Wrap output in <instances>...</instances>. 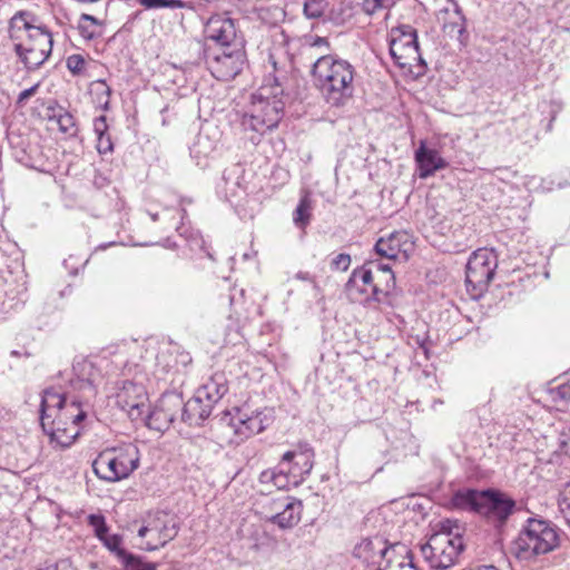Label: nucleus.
Instances as JSON below:
<instances>
[{
    "instance_id": "22",
    "label": "nucleus",
    "mask_w": 570,
    "mask_h": 570,
    "mask_svg": "<svg viewBox=\"0 0 570 570\" xmlns=\"http://www.w3.org/2000/svg\"><path fill=\"white\" fill-rule=\"evenodd\" d=\"M72 394V390L60 393L53 387L43 391L40 404V423L45 432L46 429H49L50 421L59 412L60 407L69 401Z\"/></svg>"
},
{
    "instance_id": "38",
    "label": "nucleus",
    "mask_w": 570,
    "mask_h": 570,
    "mask_svg": "<svg viewBox=\"0 0 570 570\" xmlns=\"http://www.w3.org/2000/svg\"><path fill=\"white\" fill-rule=\"evenodd\" d=\"M37 17L30 11H18L10 19V30H24V24H36Z\"/></svg>"
},
{
    "instance_id": "23",
    "label": "nucleus",
    "mask_w": 570,
    "mask_h": 570,
    "mask_svg": "<svg viewBox=\"0 0 570 570\" xmlns=\"http://www.w3.org/2000/svg\"><path fill=\"white\" fill-rule=\"evenodd\" d=\"M213 409L212 404L196 393L186 403L183 401V407L179 412L180 420L189 426H202L210 416Z\"/></svg>"
},
{
    "instance_id": "28",
    "label": "nucleus",
    "mask_w": 570,
    "mask_h": 570,
    "mask_svg": "<svg viewBox=\"0 0 570 570\" xmlns=\"http://www.w3.org/2000/svg\"><path fill=\"white\" fill-rule=\"evenodd\" d=\"M47 110L49 120H55L62 134L68 135L69 137H75L77 135L78 127L76 119L68 110L61 106L48 107Z\"/></svg>"
},
{
    "instance_id": "10",
    "label": "nucleus",
    "mask_w": 570,
    "mask_h": 570,
    "mask_svg": "<svg viewBox=\"0 0 570 570\" xmlns=\"http://www.w3.org/2000/svg\"><path fill=\"white\" fill-rule=\"evenodd\" d=\"M204 60L214 78L222 81L234 79L246 63V52L242 45L233 47H204Z\"/></svg>"
},
{
    "instance_id": "53",
    "label": "nucleus",
    "mask_w": 570,
    "mask_h": 570,
    "mask_svg": "<svg viewBox=\"0 0 570 570\" xmlns=\"http://www.w3.org/2000/svg\"><path fill=\"white\" fill-rule=\"evenodd\" d=\"M138 2L146 9L165 8L164 0H138Z\"/></svg>"
},
{
    "instance_id": "48",
    "label": "nucleus",
    "mask_w": 570,
    "mask_h": 570,
    "mask_svg": "<svg viewBox=\"0 0 570 570\" xmlns=\"http://www.w3.org/2000/svg\"><path fill=\"white\" fill-rule=\"evenodd\" d=\"M88 261L80 262L75 256H69V258L63 261L65 268L69 272L70 275H77L80 267H83Z\"/></svg>"
},
{
    "instance_id": "64",
    "label": "nucleus",
    "mask_w": 570,
    "mask_h": 570,
    "mask_svg": "<svg viewBox=\"0 0 570 570\" xmlns=\"http://www.w3.org/2000/svg\"><path fill=\"white\" fill-rule=\"evenodd\" d=\"M421 348H423V351H424V353H425V355H426V354H428V350H426V347H425V345H424V344H422V345H421Z\"/></svg>"
},
{
    "instance_id": "44",
    "label": "nucleus",
    "mask_w": 570,
    "mask_h": 570,
    "mask_svg": "<svg viewBox=\"0 0 570 570\" xmlns=\"http://www.w3.org/2000/svg\"><path fill=\"white\" fill-rule=\"evenodd\" d=\"M393 4V0H364L363 10L367 14H374L379 10L386 9Z\"/></svg>"
},
{
    "instance_id": "51",
    "label": "nucleus",
    "mask_w": 570,
    "mask_h": 570,
    "mask_svg": "<svg viewBox=\"0 0 570 570\" xmlns=\"http://www.w3.org/2000/svg\"><path fill=\"white\" fill-rule=\"evenodd\" d=\"M205 139H207L206 136H204L202 134L198 135L197 141L195 142V149H196L195 153L207 155V154H209L210 150L214 149L213 146H208V147L203 146V142Z\"/></svg>"
},
{
    "instance_id": "7",
    "label": "nucleus",
    "mask_w": 570,
    "mask_h": 570,
    "mask_svg": "<svg viewBox=\"0 0 570 570\" xmlns=\"http://www.w3.org/2000/svg\"><path fill=\"white\" fill-rule=\"evenodd\" d=\"M138 466L139 451L131 443L105 449L92 462L95 474L107 482L127 479Z\"/></svg>"
},
{
    "instance_id": "49",
    "label": "nucleus",
    "mask_w": 570,
    "mask_h": 570,
    "mask_svg": "<svg viewBox=\"0 0 570 570\" xmlns=\"http://www.w3.org/2000/svg\"><path fill=\"white\" fill-rule=\"evenodd\" d=\"M108 130L106 116H99L94 120V131L97 136L106 135Z\"/></svg>"
},
{
    "instance_id": "25",
    "label": "nucleus",
    "mask_w": 570,
    "mask_h": 570,
    "mask_svg": "<svg viewBox=\"0 0 570 570\" xmlns=\"http://www.w3.org/2000/svg\"><path fill=\"white\" fill-rule=\"evenodd\" d=\"M53 47V41H48L46 47H40L39 42L14 45V52L21 59L28 70H36L45 63L50 57Z\"/></svg>"
},
{
    "instance_id": "6",
    "label": "nucleus",
    "mask_w": 570,
    "mask_h": 570,
    "mask_svg": "<svg viewBox=\"0 0 570 570\" xmlns=\"http://www.w3.org/2000/svg\"><path fill=\"white\" fill-rule=\"evenodd\" d=\"M314 456V450L307 443H299L283 454L276 470L264 471L261 480L271 481L278 489L297 487L309 475Z\"/></svg>"
},
{
    "instance_id": "61",
    "label": "nucleus",
    "mask_w": 570,
    "mask_h": 570,
    "mask_svg": "<svg viewBox=\"0 0 570 570\" xmlns=\"http://www.w3.org/2000/svg\"><path fill=\"white\" fill-rule=\"evenodd\" d=\"M476 570H498V568L494 567V566H484V567L479 568Z\"/></svg>"
},
{
    "instance_id": "5",
    "label": "nucleus",
    "mask_w": 570,
    "mask_h": 570,
    "mask_svg": "<svg viewBox=\"0 0 570 570\" xmlns=\"http://www.w3.org/2000/svg\"><path fill=\"white\" fill-rule=\"evenodd\" d=\"M461 527L451 521L442 523L441 531L430 537L429 541L420 544L424 560L435 570H446L453 567L464 550Z\"/></svg>"
},
{
    "instance_id": "36",
    "label": "nucleus",
    "mask_w": 570,
    "mask_h": 570,
    "mask_svg": "<svg viewBox=\"0 0 570 570\" xmlns=\"http://www.w3.org/2000/svg\"><path fill=\"white\" fill-rule=\"evenodd\" d=\"M104 546L114 553L118 560H120L124 554H126L128 551L121 547L122 544V535L114 533V534H107L100 540Z\"/></svg>"
},
{
    "instance_id": "26",
    "label": "nucleus",
    "mask_w": 570,
    "mask_h": 570,
    "mask_svg": "<svg viewBox=\"0 0 570 570\" xmlns=\"http://www.w3.org/2000/svg\"><path fill=\"white\" fill-rule=\"evenodd\" d=\"M277 509L282 511L272 515L269 521L282 529H288L296 525L301 520L302 502L296 499H286V501L275 502Z\"/></svg>"
},
{
    "instance_id": "39",
    "label": "nucleus",
    "mask_w": 570,
    "mask_h": 570,
    "mask_svg": "<svg viewBox=\"0 0 570 570\" xmlns=\"http://www.w3.org/2000/svg\"><path fill=\"white\" fill-rule=\"evenodd\" d=\"M88 523L94 528L96 537L101 540L108 533V525L102 514H89Z\"/></svg>"
},
{
    "instance_id": "20",
    "label": "nucleus",
    "mask_w": 570,
    "mask_h": 570,
    "mask_svg": "<svg viewBox=\"0 0 570 570\" xmlns=\"http://www.w3.org/2000/svg\"><path fill=\"white\" fill-rule=\"evenodd\" d=\"M187 213L185 209H181L180 218L181 224L176 227V230L178 235L185 240L186 247L189 252L187 255L190 259L194 261H200L204 258H208L210 261H214L213 253L210 252L209 247L206 245V242L200 234L199 230L194 229L190 226H187L184 222Z\"/></svg>"
},
{
    "instance_id": "12",
    "label": "nucleus",
    "mask_w": 570,
    "mask_h": 570,
    "mask_svg": "<svg viewBox=\"0 0 570 570\" xmlns=\"http://www.w3.org/2000/svg\"><path fill=\"white\" fill-rule=\"evenodd\" d=\"M498 267V257L492 249L479 248L466 263L465 283L468 289L482 293L492 281Z\"/></svg>"
},
{
    "instance_id": "16",
    "label": "nucleus",
    "mask_w": 570,
    "mask_h": 570,
    "mask_svg": "<svg viewBox=\"0 0 570 570\" xmlns=\"http://www.w3.org/2000/svg\"><path fill=\"white\" fill-rule=\"evenodd\" d=\"M73 377L70 380V389L90 401L97 394V386L102 381L100 367L88 358L77 360L72 366Z\"/></svg>"
},
{
    "instance_id": "17",
    "label": "nucleus",
    "mask_w": 570,
    "mask_h": 570,
    "mask_svg": "<svg viewBox=\"0 0 570 570\" xmlns=\"http://www.w3.org/2000/svg\"><path fill=\"white\" fill-rule=\"evenodd\" d=\"M117 403L132 421L144 419L149 406L145 386L132 381H124L117 393Z\"/></svg>"
},
{
    "instance_id": "29",
    "label": "nucleus",
    "mask_w": 570,
    "mask_h": 570,
    "mask_svg": "<svg viewBox=\"0 0 570 570\" xmlns=\"http://www.w3.org/2000/svg\"><path fill=\"white\" fill-rule=\"evenodd\" d=\"M313 200L309 191H304L293 213V222L295 226L302 230L306 228L312 218Z\"/></svg>"
},
{
    "instance_id": "2",
    "label": "nucleus",
    "mask_w": 570,
    "mask_h": 570,
    "mask_svg": "<svg viewBox=\"0 0 570 570\" xmlns=\"http://www.w3.org/2000/svg\"><path fill=\"white\" fill-rule=\"evenodd\" d=\"M284 75H275V86H263L253 99L248 110L240 118V128L253 144L259 141L261 136L277 127L284 115L285 102L278 95H283Z\"/></svg>"
},
{
    "instance_id": "52",
    "label": "nucleus",
    "mask_w": 570,
    "mask_h": 570,
    "mask_svg": "<svg viewBox=\"0 0 570 570\" xmlns=\"http://www.w3.org/2000/svg\"><path fill=\"white\" fill-rule=\"evenodd\" d=\"M325 48V51L330 50V42L325 37H314L311 42V48Z\"/></svg>"
},
{
    "instance_id": "59",
    "label": "nucleus",
    "mask_w": 570,
    "mask_h": 570,
    "mask_svg": "<svg viewBox=\"0 0 570 570\" xmlns=\"http://www.w3.org/2000/svg\"><path fill=\"white\" fill-rule=\"evenodd\" d=\"M97 85L101 88V92L107 96V98L110 96V88L106 85L104 80H99Z\"/></svg>"
},
{
    "instance_id": "47",
    "label": "nucleus",
    "mask_w": 570,
    "mask_h": 570,
    "mask_svg": "<svg viewBox=\"0 0 570 570\" xmlns=\"http://www.w3.org/2000/svg\"><path fill=\"white\" fill-rule=\"evenodd\" d=\"M364 264H371L372 272L376 269L382 274L383 279L380 282L383 283V285L385 284V281L387 279L389 275H394L392 272V267L389 264H383L375 261H368L365 262Z\"/></svg>"
},
{
    "instance_id": "27",
    "label": "nucleus",
    "mask_w": 570,
    "mask_h": 570,
    "mask_svg": "<svg viewBox=\"0 0 570 570\" xmlns=\"http://www.w3.org/2000/svg\"><path fill=\"white\" fill-rule=\"evenodd\" d=\"M228 392V381L224 372L212 374L196 393L213 406Z\"/></svg>"
},
{
    "instance_id": "9",
    "label": "nucleus",
    "mask_w": 570,
    "mask_h": 570,
    "mask_svg": "<svg viewBox=\"0 0 570 570\" xmlns=\"http://www.w3.org/2000/svg\"><path fill=\"white\" fill-rule=\"evenodd\" d=\"M390 55L401 69H406L411 75L420 76L426 68L419 49L417 32L410 24L392 30Z\"/></svg>"
},
{
    "instance_id": "45",
    "label": "nucleus",
    "mask_w": 570,
    "mask_h": 570,
    "mask_svg": "<svg viewBox=\"0 0 570 570\" xmlns=\"http://www.w3.org/2000/svg\"><path fill=\"white\" fill-rule=\"evenodd\" d=\"M351 256L345 253H341L335 256L331 262V268L334 271L346 272L351 266Z\"/></svg>"
},
{
    "instance_id": "33",
    "label": "nucleus",
    "mask_w": 570,
    "mask_h": 570,
    "mask_svg": "<svg viewBox=\"0 0 570 570\" xmlns=\"http://www.w3.org/2000/svg\"><path fill=\"white\" fill-rule=\"evenodd\" d=\"M124 570H156V564L151 562H144L142 558L131 552H127L119 560Z\"/></svg>"
},
{
    "instance_id": "43",
    "label": "nucleus",
    "mask_w": 570,
    "mask_h": 570,
    "mask_svg": "<svg viewBox=\"0 0 570 570\" xmlns=\"http://www.w3.org/2000/svg\"><path fill=\"white\" fill-rule=\"evenodd\" d=\"M67 68L72 75H80L85 70L86 60L81 55H71L67 58Z\"/></svg>"
},
{
    "instance_id": "21",
    "label": "nucleus",
    "mask_w": 570,
    "mask_h": 570,
    "mask_svg": "<svg viewBox=\"0 0 570 570\" xmlns=\"http://www.w3.org/2000/svg\"><path fill=\"white\" fill-rule=\"evenodd\" d=\"M412 245L410 235L406 232H393L387 237L379 238L374 250L379 256L394 261L400 254L406 255Z\"/></svg>"
},
{
    "instance_id": "57",
    "label": "nucleus",
    "mask_w": 570,
    "mask_h": 570,
    "mask_svg": "<svg viewBox=\"0 0 570 570\" xmlns=\"http://www.w3.org/2000/svg\"><path fill=\"white\" fill-rule=\"evenodd\" d=\"M295 278L305 282H314L313 277L308 272H298L295 274Z\"/></svg>"
},
{
    "instance_id": "18",
    "label": "nucleus",
    "mask_w": 570,
    "mask_h": 570,
    "mask_svg": "<svg viewBox=\"0 0 570 570\" xmlns=\"http://www.w3.org/2000/svg\"><path fill=\"white\" fill-rule=\"evenodd\" d=\"M269 422L271 416L265 411L248 413L247 409H238L236 415L230 419L229 426L234 430L237 442H242L264 431Z\"/></svg>"
},
{
    "instance_id": "56",
    "label": "nucleus",
    "mask_w": 570,
    "mask_h": 570,
    "mask_svg": "<svg viewBox=\"0 0 570 570\" xmlns=\"http://www.w3.org/2000/svg\"><path fill=\"white\" fill-rule=\"evenodd\" d=\"M82 21H89V22H91L92 24H96V26L100 24V21L96 17H94L91 14H88V13H82L80 16V23Z\"/></svg>"
},
{
    "instance_id": "3",
    "label": "nucleus",
    "mask_w": 570,
    "mask_h": 570,
    "mask_svg": "<svg viewBox=\"0 0 570 570\" xmlns=\"http://www.w3.org/2000/svg\"><path fill=\"white\" fill-rule=\"evenodd\" d=\"M452 502L458 509L476 512L498 531L504 528L515 509V501L495 489L461 490L454 493Z\"/></svg>"
},
{
    "instance_id": "4",
    "label": "nucleus",
    "mask_w": 570,
    "mask_h": 570,
    "mask_svg": "<svg viewBox=\"0 0 570 570\" xmlns=\"http://www.w3.org/2000/svg\"><path fill=\"white\" fill-rule=\"evenodd\" d=\"M561 530L550 520L529 518L513 541V552L519 560L532 561L560 547Z\"/></svg>"
},
{
    "instance_id": "54",
    "label": "nucleus",
    "mask_w": 570,
    "mask_h": 570,
    "mask_svg": "<svg viewBox=\"0 0 570 570\" xmlns=\"http://www.w3.org/2000/svg\"><path fill=\"white\" fill-rule=\"evenodd\" d=\"M560 448L564 454L570 456V429L569 433L563 434L562 438L560 439Z\"/></svg>"
},
{
    "instance_id": "14",
    "label": "nucleus",
    "mask_w": 570,
    "mask_h": 570,
    "mask_svg": "<svg viewBox=\"0 0 570 570\" xmlns=\"http://www.w3.org/2000/svg\"><path fill=\"white\" fill-rule=\"evenodd\" d=\"M178 531L179 524L174 517H170L166 512H157L148 518L145 525L140 527L138 535L145 538L147 534H151L156 543L153 544L148 541L144 549L155 551L174 540Z\"/></svg>"
},
{
    "instance_id": "40",
    "label": "nucleus",
    "mask_w": 570,
    "mask_h": 570,
    "mask_svg": "<svg viewBox=\"0 0 570 570\" xmlns=\"http://www.w3.org/2000/svg\"><path fill=\"white\" fill-rule=\"evenodd\" d=\"M558 505L567 524L570 527V483L560 493Z\"/></svg>"
},
{
    "instance_id": "55",
    "label": "nucleus",
    "mask_w": 570,
    "mask_h": 570,
    "mask_svg": "<svg viewBox=\"0 0 570 570\" xmlns=\"http://www.w3.org/2000/svg\"><path fill=\"white\" fill-rule=\"evenodd\" d=\"M79 31L85 39L90 40L95 37V32L91 31L88 27L83 26L82 23H79Z\"/></svg>"
},
{
    "instance_id": "24",
    "label": "nucleus",
    "mask_w": 570,
    "mask_h": 570,
    "mask_svg": "<svg viewBox=\"0 0 570 570\" xmlns=\"http://www.w3.org/2000/svg\"><path fill=\"white\" fill-rule=\"evenodd\" d=\"M414 158L419 168V177L422 179L448 167V161L440 156L439 151L428 148L424 141L420 142L419 148L415 150Z\"/></svg>"
},
{
    "instance_id": "42",
    "label": "nucleus",
    "mask_w": 570,
    "mask_h": 570,
    "mask_svg": "<svg viewBox=\"0 0 570 570\" xmlns=\"http://www.w3.org/2000/svg\"><path fill=\"white\" fill-rule=\"evenodd\" d=\"M550 394L554 402L566 404L570 400V384L564 383L552 387Z\"/></svg>"
},
{
    "instance_id": "11",
    "label": "nucleus",
    "mask_w": 570,
    "mask_h": 570,
    "mask_svg": "<svg viewBox=\"0 0 570 570\" xmlns=\"http://www.w3.org/2000/svg\"><path fill=\"white\" fill-rule=\"evenodd\" d=\"M394 286V275H389L385 284L381 286V282L375 281L371 264H363L352 272L345 284V291L354 299H360L364 303H381L383 302V296H387Z\"/></svg>"
},
{
    "instance_id": "19",
    "label": "nucleus",
    "mask_w": 570,
    "mask_h": 570,
    "mask_svg": "<svg viewBox=\"0 0 570 570\" xmlns=\"http://www.w3.org/2000/svg\"><path fill=\"white\" fill-rule=\"evenodd\" d=\"M205 36L216 43L215 47H233L242 45L237 41L235 21L226 16L215 14L205 24Z\"/></svg>"
},
{
    "instance_id": "8",
    "label": "nucleus",
    "mask_w": 570,
    "mask_h": 570,
    "mask_svg": "<svg viewBox=\"0 0 570 570\" xmlns=\"http://www.w3.org/2000/svg\"><path fill=\"white\" fill-rule=\"evenodd\" d=\"M90 401L82 399V395L72 394L68 402H66L50 421L49 429H46L51 441L56 442L61 448L70 446L80 433L79 424L86 419L87 412L85 406H88Z\"/></svg>"
},
{
    "instance_id": "50",
    "label": "nucleus",
    "mask_w": 570,
    "mask_h": 570,
    "mask_svg": "<svg viewBox=\"0 0 570 570\" xmlns=\"http://www.w3.org/2000/svg\"><path fill=\"white\" fill-rule=\"evenodd\" d=\"M39 88V83H36L35 86L22 90L17 99L18 105H23L29 98L36 95L37 90Z\"/></svg>"
},
{
    "instance_id": "63",
    "label": "nucleus",
    "mask_w": 570,
    "mask_h": 570,
    "mask_svg": "<svg viewBox=\"0 0 570 570\" xmlns=\"http://www.w3.org/2000/svg\"><path fill=\"white\" fill-rule=\"evenodd\" d=\"M273 68L276 73H278L277 63L276 61H273Z\"/></svg>"
},
{
    "instance_id": "15",
    "label": "nucleus",
    "mask_w": 570,
    "mask_h": 570,
    "mask_svg": "<svg viewBox=\"0 0 570 570\" xmlns=\"http://www.w3.org/2000/svg\"><path fill=\"white\" fill-rule=\"evenodd\" d=\"M392 554H395L394 548L380 535L364 538L353 549V557L365 568L372 570L383 567Z\"/></svg>"
},
{
    "instance_id": "37",
    "label": "nucleus",
    "mask_w": 570,
    "mask_h": 570,
    "mask_svg": "<svg viewBox=\"0 0 570 570\" xmlns=\"http://www.w3.org/2000/svg\"><path fill=\"white\" fill-rule=\"evenodd\" d=\"M239 168L234 167L230 169H227L223 174V181H224V190L226 193V196H236V191L239 188V183L237 180L238 178Z\"/></svg>"
},
{
    "instance_id": "34",
    "label": "nucleus",
    "mask_w": 570,
    "mask_h": 570,
    "mask_svg": "<svg viewBox=\"0 0 570 570\" xmlns=\"http://www.w3.org/2000/svg\"><path fill=\"white\" fill-rule=\"evenodd\" d=\"M376 570H417L413 563V557L410 551L406 552V557L401 560H395L394 554L386 559L383 567L376 568Z\"/></svg>"
},
{
    "instance_id": "32",
    "label": "nucleus",
    "mask_w": 570,
    "mask_h": 570,
    "mask_svg": "<svg viewBox=\"0 0 570 570\" xmlns=\"http://www.w3.org/2000/svg\"><path fill=\"white\" fill-rule=\"evenodd\" d=\"M24 30L28 32V43L39 42L40 47H46L48 41H53L51 32L45 26L27 23Z\"/></svg>"
},
{
    "instance_id": "58",
    "label": "nucleus",
    "mask_w": 570,
    "mask_h": 570,
    "mask_svg": "<svg viewBox=\"0 0 570 570\" xmlns=\"http://www.w3.org/2000/svg\"><path fill=\"white\" fill-rule=\"evenodd\" d=\"M166 6L165 8H183L184 2L181 0H164Z\"/></svg>"
},
{
    "instance_id": "31",
    "label": "nucleus",
    "mask_w": 570,
    "mask_h": 570,
    "mask_svg": "<svg viewBox=\"0 0 570 570\" xmlns=\"http://www.w3.org/2000/svg\"><path fill=\"white\" fill-rule=\"evenodd\" d=\"M156 372L161 379L176 374L175 352L173 347L161 350L156 356Z\"/></svg>"
},
{
    "instance_id": "60",
    "label": "nucleus",
    "mask_w": 570,
    "mask_h": 570,
    "mask_svg": "<svg viewBox=\"0 0 570 570\" xmlns=\"http://www.w3.org/2000/svg\"><path fill=\"white\" fill-rule=\"evenodd\" d=\"M163 246L166 247V248L174 249V248L177 247V244L175 242H173L170 238H167V239L164 240Z\"/></svg>"
},
{
    "instance_id": "1",
    "label": "nucleus",
    "mask_w": 570,
    "mask_h": 570,
    "mask_svg": "<svg viewBox=\"0 0 570 570\" xmlns=\"http://www.w3.org/2000/svg\"><path fill=\"white\" fill-rule=\"evenodd\" d=\"M315 87L331 107H342L354 92V66L336 55L323 53L312 65Z\"/></svg>"
},
{
    "instance_id": "41",
    "label": "nucleus",
    "mask_w": 570,
    "mask_h": 570,
    "mask_svg": "<svg viewBox=\"0 0 570 570\" xmlns=\"http://www.w3.org/2000/svg\"><path fill=\"white\" fill-rule=\"evenodd\" d=\"M175 352L176 374L180 373L191 363V356L188 352L180 350L179 346H173Z\"/></svg>"
},
{
    "instance_id": "46",
    "label": "nucleus",
    "mask_w": 570,
    "mask_h": 570,
    "mask_svg": "<svg viewBox=\"0 0 570 570\" xmlns=\"http://www.w3.org/2000/svg\"><path fill=\"white\" fill-rule=\"evenodd\" d=\"M97 150L100 155H106L108 153H111L114 149V145L111 141V138L108 134L97 136Z\"/></svg>"
},
{
    "instance_id": "30",
    "label": "nucleus",
    "mask_w": 570,
    "mask_h": 570,
    "mask_svg": "<svg viewBox=\"0 0 570 570\" xmlns=\"http://www.w3.org/2000/svg\"><path fill=\"white\" fill-rule=\"evenodd\" d=\"M353 16V8L350 1L336 0L326 12V20L336 26L344 24Z\"/></svg>"
},
{
    "instance_id": "13",
    "label": "nucleus",
    "mask_w": 570,
    "mask_h": 570,
    "mask_svg": "<svg viewBox=\"0 0 570 570\" xmlns=\"http://www.w3.org/2000/svg\"><path fill=\"white\" fill-rule=\"evenodd\" d=\"M183 407V397L177 393H165L157 401L153 410L147 409L144 419L146 425L157 432H165L177 419Z\"/></svg>"
},
{
    "instance_id": "35",
    "label": "nucleus",
    "mask_w": 570,
    "mask_h": 570,
    "mask_svg": "<svg viewBox=\"0 0 570 570\" xmlns=\"http://www.w3.org/2000/svg\"><path fill=\"white\" fill-rule=\"evenodd\" d=\"M328 6L327 0H305L303 12L307 19H317L327 12Z\"/></svg>"
},
{
    "instance_id": "62",
    "label": "nucleus",
    "mask_w": 570,
    "mask_h": 570,
    "mask_svg": "<svg viewBox=\"0 0 570 570\" xmlns=\"http://www.w3.org/2000/svg\"><path fill=\"white\" fill-rule=\"evenodd\" d=\"M150 217L154 222H157L159 219L158 214H150Z\"/></svg>"
}]
</instances>
